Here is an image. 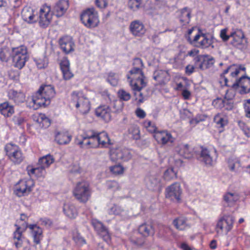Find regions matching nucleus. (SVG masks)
Instances as JSON below:
<instances>
[{"label": "nucleus", "instance_id": "1", "mask_svg": "<svg viewBox=\"0 0 250 250\" xmlns=\"http://www.w3.org/2000/svg\"><path fill=\"white\" fill-rule=\"evenodd\" d=\"M143 69V68L133 67L129 71V73L131 75L134 76L131 78L128 75L127 76V79H130V85L133 90L140 91L146 85V82L145 81L146 77Z\"/></svg>", "mask_w": 250, "mask_h": 250}, {"label": "nucleus", "instance_id": "2", "mask_svg": "<svg viewBox=\"0 0 250 250\" xmlns=\"http://www.w3.org/2000/svg\"><path fill=\"white\" fill-rule=\"evenodd\" d=\"M195 27H192L188 30V35L186 36L188 42L191 45L202 48H208L211 44V40L207 37L206 34L203 33L201 30L198 29V33L192 40L190 35L195 30Z\"/></svg>", "mask_w": 250, "mask_h": 250}, {"label": "nucleus", "instance_id": "3", "mask_svg": "<svg viewBox=\"0 0 250 250\" xmlns=\"http://www.w3.org/2000/svg\"><path fill=\"white\" fill-rule=\"evenodd\" d=\"M11 56L15 67L21 69L24 67L28 59L27 50L26 46L21 45L13 48Z\"/></svg>", "mask_w": 250, "mask_h": 250}, {"label": "nucleus", "instance_id": "4", "mask_svg": "<svg viewBox=\"0 0 250 250\" xmlns=\"http://www.w3.org/2000/svg\"><path fill=\"white\" fill-rule=\"evenodd\" d=\"M75 198L80 203H85L91 196V190L89 184L85 181L79 182L73 189Z\"/></svg>", "mask_w": 250, "mask_h": 250}, {"label": "nucleus", "instance_id": "5", "mask_svg": "<svg viewBox=\"0 0 250 250\" xmlns=\"http://www.w3.org/2000/svg\"><path fill=\"white\" fill-rule=\"evenodd\" d=\"M81 20L84 25L88 28L98 26L99 23L98 13L94 8L84 11L81 15Z\"/></svg>", "mask_w": 250, "mask_h": 250}, {"label": "nucleus", "instance_id": "6", "mask_svg": "<svg viewBox=\"0 0 250 250\" xmlns=\"http://www.w3.org/2000/svg\"><path fill=\"white\" fill-rule=\"evenodd\" d=\"M71 97L73 102L76 103V107L79 108L81 113L86 114L88 112L90 109V102L82 93L74 91L71 94Z\"/></svg>", "mask_w": 250, "mask_h": 250}, {"label": "nucleus", "instance_id": "7", "mask_svg": "<svg viewBox=\"0 0 250 250\" xmlns=\"http://www.w3.org/2000/svg\"><path fill=\"white\" fill-rule=\"evenodd\" d=\"M6 155L15 164H20L24 159L19 147L12 144H7L4 147Z\"/></svg>", "mask_w": 250, "mask_h": 250}, {"label": "nucleus", "instance_id": "8", "mask_svg": "<svg viewBox=\"0 0 250 250\" xmlns=\"http://www.w3.org/2000/svg\"><path fill=\"white\" fill-rule=\"evenodd\" d=\"M110 159L114 162L128 161L132 158L130 150L126 148H112L110 150Z\"/></svg>", "mask_w": 250, "mask_h": 250}, {"label": "nucleus", "instance_id": "9", "mask_svg": "<svg viewBox=\"0 0 250 250\" xmlns=\"http://www.w3.org/2000/svg\"><path fill=\"white\" fill-rule=\"evenodd\" d=\"M229 37L230 45L239 49H242L246 47L247 40L242 30L237 29L231 31L229 33Z\"/></svg>", "mask_w": 250, "mask_h": 250}, {"label": "nucleus", "instance_id": "10", "mask_svg": "<svg viewBox=\"0 0 250 250\" xmlns=\"http://www.w3.org/2000/svg\"><path fill=\"white\" fill-rule=\"evenodd\" d=\"M33 186V182L31 180H21L15 185L14 192L19 197L26 196L31 192Z\"/></svg>", "mask_w": 250, "mask_h": 250}, {"label": "nucleus", "instance_id": "11", "mask_svg": "<svg viewBox=\"0 0 250 250\" xmlns=\"http://www.w3.org/2000/svg\"><path fill=\"white\" fill-rule=\"evenodd\" d=\"M250 78L247 76H243L231 85L234 90L240 88L239 93L240 94H245L250 93Z\"/></svg>", "mask_w": 250, "mask_h": 250}, {"label": "nucleus", "instance_id": "12", "mask_svg": "<svg viewBox=\"0 0 250 250\" xmlns=\"http://www.w3.org/2000/svg\"><path fill=\"white\" fill-rule=\"evenodd\" d=\"M50 7L46 5L43 6L40 10L39 17L36 18L41 27L46 28L50 23L52 14L50 13Z\"/></svg>", "mask_w": 250, "mask_h": 250}, {"label": "nucleus", "instance_id": "13", "mask_svg": "<svg viewBox=\"0 0 250 250\" xmlns=\"http://www.w3.org/2000/svg\"><path fill=\"white\" fill-rule=\"evenodd\" d=\"M234 222V218L231 215H224L221 217L216 224L217 233H219L220 230L222 231L224 228L225 229L227 232H228L232 229Z\"/></svg>", "mask_w": 250, "mask_h": 250}, {"label": "nucleus", "instance_id": "14", "mask_svg": "<svg viewBox=\"0 0 250 250\" xmlns=\"http://www.w3.org/2000/svg\"><path fill=\"white\" fill-rule=\"evenodd\" d=\"M182 191L180 184L175 183L168 187L166 189V197L172 201H180Z\"/></svg>", "mask_w": 250, "mask_h": 250}, {"label": "nucleus", "instance_id": "15", "mask_svg": "<svg viewBox=\"0 0 250 250\" xmlns=\"http://www.w3.org/2000/svg\"><path fill=\"white\" fill-rule=\"evenodd\" d=\"M130 33L136 37H141L146 32V28L143 23L139 20H135L131 22L129 25Z\"/></svg>", "mask_w": 250, "mask_h": 250}, {"label": "nucleus", "instance_id": "16", "mask_svg": "<svg viewBox=\"0 0 250 250\" xmlns=\"http://www.w3.org/2000/svg\"><path fill=\"white\" fill-rule=\"evenodd\" d=\"M59 45L61 49L65 54H68L74 50V42L71 37L65 36L59 39Z\"/></svg>", "mask_w": 250, "mask_h": 250}, {"label": "nucleus", "instance_id": "17", "mask_svg": "<svg viewBox=\"0 0 250 250\" xmlns=\"http://www.w3.org/2000/svg\"><path fill=\"white\" fill-rule=\"evenodd\" d=\"M153 137L158 143L162 145H166L169 142L172 143L174 141L171 133L167 130L158 131L153 135Z\"/></svg>", "mask_w": 250, "mask_h": 250}, {"label": "nucleus", "instance_id": "18", "mask_svg": "<svg viewBox=\"0 0 250 250\" xmlns=\"http://www.w3.org/2000/svg\"><path fill=\"white\" fill-rule=\"evenodd\" d=\"M153 78L159 85L166 84L170 79V76L167 70L157 69L154 71Z\"/></svg>", "mask_w": 250, "mask_h": 250}, {"label": "nucleus", "instance_id": "19", "mask_svg": "<svg viewBox=\"0 0 250 250\" xmlns=\"http://www.w3.org/2000/svg\"><path fill=\"white\" fill-rule=\"evenodd\" d=\"M212 105L216 108H224L226 110H231L233 108V101L232 99L227 98L226 96L224 99L217 98L212 101Z\"/></svg>", "mask_w": 250, "mask_h": 250}, {"label": "nucleus", "instance_id": "20", "mask_svg": "<svg viewBox=\"0 0 250 250\" xmlns=\"http://www.w3.org/2000/svg\"><path fill=\"white\" fill-rule=\"evenodd\" d=\"M111 113L110 108L106 105L100 106L95 110L96 115L107 123L111 120Z\"/></svg>", "mask_w": 250, "mask_h": 250}, {"label": "nucleus", "instance_id": "21", "mask_svg": "<svg viewBox=\"0 0 250 250\" xmlns=\"http://www.w3.org/2000/svg\"><path fill=\"white\" fill-rule=\"evenodd\" d=\"M91 224L99 235L104 241H107L109 240V236L108 230L101 222L96 219H93L91 221Z\"/></svg>", "mask_w": 250, "mask_h": 250}, {"label": "nucleus", "instance_id": "22", "mask_svg": "<svg viewBox=\"0 0 250 250\" xmlns=\"http://www.w3.org/2000/svg\"><path fill=\"white\" fill-rule=\"evenodd\" d=\"M16 230L14 232L13 236V243L17 249H19L22 246H24L25 244L29 243V241L28 240L25 239L22 234V231L20 230L21 227L18 226Z\"/></svg>", "mask_w": 250, "mask_h": 250}, {"label": "nucleus", "instance_id": "23", "mask_svg": "<svg viewBox=\"0 0 250 250\" xmlns=\"http://www.w3.org/2000/svg\"><path fill=\"white\" fill-rule=\"evenodd\" d=\"M68 7V0H60L54 7V12L57 17H61L65 14Z\"/></svg>", "mask_w": 250, "mask_h": 250}, {"label": "nucleus", "instance_id": "24", "mask_svg": "<svg viewBox=\"0 0 250 250\" xmlns=\"http://www.w3.org/2000/svg\"><path fill=\"white\" fill-rule=\"evenodd\" d=\"M32 102L36 105L37 108L39 107L46 106L50 104V102L48 100L46 99V98L37 91L32 97Z\"/></svg>", "mask_w": 250, "mask_h": 250}, {"label": "nucleus", "instance_id": "25", "mask_svg": "<svg viewBox=\"0 0 250 250\" xmlns=\"http://www.w3.org/2000/svg\"><path fill=\"white\" fill-rule=\"evenodd\" d=\"M34 10L30 7H24L21 11L22 19L29 23L35 22L37 19L34 14Z\"/></svg>", "mask_w": 250, "mask_h": 250}, {"label": "nucleus", "instance_id": "26", "mask_svg": "<svg viewBox=\"0 0 250 250\" xmlns=\"http://www.w3.org/2000/svg\"><path fill=\"white\" fill-rule=\"evenodd\" d=\"M146 186L150 190L159 191L161 190L162 187L160 178L154 175H151L147 178Z\"/></svg>", "mask_w": 250, "mask_h": 250}, {"label": "nucleus", "instance_id": "27", "mask_svg": "<svg viewBox=\"0 0 250 250\" xmlns=\"http://www.w3.org/2000/svg\"><path fill=\"white\" fill-rule=\"evenodd\" d=\"M60 64L63 79L65 80H68L72 78L74 75L70 69L69 61L67 59L63 58Z\"/></svg>", "mask_w": 250, "mask_h": 250}, {"label": "nucleus", "instance_id": "28", "mask_svg": "<svg viewBox=\"0 0 250 250\" xmlns=\"http://www.w3.org/2000/svg\"><path fill=\"white\" fill-rule=\"evenodd\" d=\"M38 91L42 94L46 99L48 100L50 102L56 95L54 87L51 85H42Z\"/></svg>", "mask_w": 250, "mask_h": 250}, {"label": "nucleus", "instance_id": "29", "mask_svg": "<svg viewBox=\"0 0 250 250\" xmlns=\"http://www.w3.org/2000/svg\"><path fill=\"white\" fill-rule=\"evenodd\" d=\"M201 150L199 155H196L197 158L200 161L203 162L206 165L211 166L213 161L210 156L209 151L206 148L201 147Z\"/></svg>", "mask_w": 250, "mask_h": 250}, {"label": "nucleus", "instance_id": "30", "mask_svg": "<svg viewBox=\"0 0 250 250\" xmlns=\"http://www.w3.org/2000/svg\"><path fill=\"white\" fill-rule=\"evenodd\" d=\"M179 19L182 25L188 24L190 21L191 10L188 7H185L178 11Z\"/></svg>", "mask_w": 250, "mask_h": 250}, {"label": "nucleus", "instance_id": "31", "mask_svg": "<svg viewBox=\"0 0 250 250\" xmlns=\"http://www.w3.org/2000/svg\"><path fill=\"white\" fill-rule=\"evenodd\" d=\"M27 227L32 230L34 243L36 244H40L41 240L42 238V229L36 225H30L28 226L26 224L24 229H26Z\"/></svg>", "mask_w": 250, "mask_h": 250}, {"label": "nucleus", "instance_id": "32", "mask_svg": "<svg viewBox=\"0 0 250 250\" xmlns=\"http://www.w3.org/2000/svg\"><path fill=\"white\" fill-rule=\"evenodd\" d=\"M172 224L179 230H184L190 227V225L188 223L187 218L184 216H180L174 219Z\"/></svg>", "mask_w": 250, "mask_h": 250}, {"label": "nucleus", "instance_id": "33", "mask_svg": "<svg viewBox=\"0 0 250 250\" xmlns=\"http://www.w3.org/2000/svg\"><path fill=\"white\" fill-rule=\"evenodd\" d=\"M55 137L57 143L62 145L68 144L71 140L72 136L67 132H56Z\"/></svg>", "mask_w": 250, "mask_h": 250}, {"label": "nucleus", "instance_id": "34", "mask_svg": "<svg viewBox=\"0 0 250 250\" xmlns=\"http://www.w3.org/2000/svg\"><path fill=\"white\" fill-rule=\"evenodd\" d=\"M109 214L115 215H120L124 219H127L130 217L127 210L124 209L121 207L117 205H114L112 207L110 208L109 210Z\"/></svg>", "mask_w": 250, "mask_h": 250}, {"label": "nucleus", "instance_id": "35", "mask_svg": "<svg viewBox=\"0 0 250 250\" xmlns=\"http://www.w3.org/2000/svg\"><path fill=\"white\" fill-rule=\"evenodd\" d=\"M138 231L144 237L152 236L155 233V230L152 225L147 223L141 225L138 228Z\"/></svg>", "mask_w": 250, "mask_h": 250}, {"label": "nucleus", "instance_id": "36", "mask_svg": "<svg viewBox=\"0 0 250 250\" xmlns=\"http://www.w3.org/2000/svg\"><path fill=\"white\" fill-rule=\"evenodd\" d=\"M92 137L96 138V140L99 142L100 145L102 146V147L105 146L106 144L109 145L111 144L108 135L105 132H102L98 134L93 133Z\"/></svg>", "mask_w": 250, "mask_h": 250}, {"label": "nucleus", "instance_id": "37", "mask_svg": "<svg viewBox=\"0 0 250 250\" xmlns=\"http://www.w3.org/2000/svg\"><path fill=\"white\" fill-rule=\"evenodd\" d=\"M0 112L5 117H9L14 113V108L9 103L4 102L0 104Z\"/></svg>", "mask_w": 250, "mask_h": 250}, {"label": "nucleus", "instance_id": "38", "mask_svg": "<svg viewBox=\"0 0 250 250\" xmlns=\"http://www.w3.org/2000/svg\"><path fill=\"white\" fill-rule=\"evenodd\" d=\"M63 211L64 213L70 219L75 218L78 215V212L75 207L72 204H64Z\"/></svg>", "mask_w": 250, "mask_h": 250}, {"label": "nucleus", "instance_id": "39", "mask_svg": "<svg viewBox=\"0 0 250 250\" xmlns=\"http://www.w3.org/2000/svg\"><path fill=\"white\" fill-rule=\"evenodd\" d=\"M8 96L10 99L14 100L17 104L23 103L25 100V95L23 93L14 90H10Z\"/></svg>", "mask_w": 250, "mask_h": 250}, {"label": "nucleus", "instance_id": "40", "mask_svg": "<svg viewBox=\"0 0 250 250\" xmlns=\"http://www.w3.org/2000/svg\"><path fill=\"white\" fill-rule=\"evenodd\" d=\"M54 161V159L52 156L50 155H47L43 156L39 160L38 165L41 168L45 170L46 168L52 164Z\"/></svg>", "mask_w": 250, "mask_h": 250}, {"label": "nucleus", "instance_id": "41", "mask_svg": "<svg viewBox=\"0 0 250 250\" xmlns=\"http://www.w3.org/2000/svg\"><path fill=\"white\" fill-rule=\"evenodd\" d=\"M179 153L186 159H190L194 155V153L189 148V146L188 144L181 145L180 146Z\"/></svg>", "mask_w": 250, "mask_h": 250}, {"label": "nucleus", "instance_id": "42", "mask_svg": "<svg viewBox=\"0 0 250 250\" xmlns=\"http://www.w3.org/2000/svg\"><path fill=\"white\" fill-rule=\"evenodd\" d=\"M214 62L213 58H208V55H205L203 61L199 64V68L201 70H206L212 67Z\"/></svg>", "mask_w": 250, "mask_h": 250}, {"label": "nucleus", "instance_id": "43", "mask_svg": "<svg viewBox=\"0 0 250 250\" xmlns=\"http://www.w3.org/2000/svg\"><path fill=\"white\" fill-rule=\"evenodd\" d=\"M239 197L236 193L228 192L224 196V201L229 205H231L238 200Z\"/></svg>", "mask_w": 250, "mask_h": 250}, {"label": "nucleus", "instance_id": "44", "mask_svg": "<svg viewBox=\"0 0 250 250\" xmlns=\"http://www.w3.org/2000/svg\"><path fill=\"white\" fill-rule=\"evenodd\" d=\"M128 132L129 134H131V138L137 140L140 139V130L139 127L137 125H132L128 129Z\"/></svg>", "mask_w": 250, "mask_h": 250}, {"label": "nucleus", "instance_id": "45", "mask_svg": "<svg viewBox=\"0 0 250 250\" xmlns=\"http://www.w3.org/2000/svg\"><path fill=\"white\" fill-rule=\"evenodd\" d=\"M177 173L174 170L173 168H168L166 170L164 174V178L166 181H170L176 178Z\"/></svg>", "mask_w": 250, "mask_h": 250}, {"label": "nucleus", "instance_id": "46", "mask_svg": "<svg viewBox=\"0 0 250 250\" xmlns=\"http://www.w3.org/2000/svg\"><path fill=\"white\" fill-rule=\"evenodd\" d=\"M124 107V103L121 100H116L113 102V112L118 114L121 112Z\"/></svg>", "mask_w": 250, "mask_h": 250}, {"label": "nucleus", "instance_id": "47", "mask_svg": "<svg viewBox=\"0 0 250 250\" xmlns=\"http://www.w3.org/2000/svg\"><path fill=\"white\" fill-rule=\"evenodd\" d=\"M144 126L146 128L147 131L151 133L155 134L157 132V127L154 123L150 121L146 120L144 123Z\"/></svg>", "mask_w": 250, "mask_h": 250}, {"label": "nucleus", "instance_id": "48", "mask_svg": "<svg viewBox=\"0 0 250 250\" xmlns=\"http://www.w3.org/2000/svg\"><path fill=\"white\" fill-rule=\"evenodd\" d=\"M214 121L219 127H223L228 124L227 121L222 117L220 114H218L214 116Z\"/></svg>", "mask_w": 250, "mask_h": 250}, {"label": "nucleus", "instance_id": "49", "mask_svg": "<svg viewBox=\"0 0 250 250\" xmlns=\"http://www.w3.org/2000/svg\"><path fill=\"white\" fill-rule=\"evenodd\" d=\"M106 186L107 189L112 191H116L120 188L119 184L114 180H109L106 182Z\"/></svg>", "mask_w": 250, "mask_h": 250}, {"label": "nucleus", "instance_id": "50", "mask_svg": "<svg viewBox=\"0 0 250 250\" xmlns=\"http://www.w3.org/2000/svg\"><path fill=\"white\" fill-rule=\"evenodd\" d=\"M77 144L81 147H90L91 142H90L89 135H85L83 136V140L78 142Z\"/></svg>", "mask_w": 250, "mask_h": 250}, {"label": "nucleus", "instance_id": "51", "mask_svg": "<svg viewBox=\"0 0 250 250\" xmlns=\"http://www.w3.org/2000/svg\"><path fill=\"white\" fill-rule=\"evenodd\" d=\"M37 121L40 124V126L42 127L46 128L50 125L49 119L45 117L42 116L38 118Z\"/></svg>", "mask_w": 250, "mask_h": 250}, {"label": "nucleus", "instance_id": "52", "mask_svg": "<svg viewBox=\"0 0 250 250\" xmlns=\"http://www.w3.org/2000/svg\"><path fill=\"white\" fill-rule=\"evenodd\" d=\"M142 0H129L128 2V7L133 11L139 9Z\"/></svg>", "mask_w": 250, "mask_h": 250}, {"label": "nucleus", "instance_id": "53", "mask_svg": "<svg viewBox=\"0 0 250 250\" xmlns=\"http://www.w3.org/2000/svg\"><path fill=\"white\" fill-rule=\"evenodd\" d=\"M118 97L120 98L119 100H121L123 102V101H127L130 100L131 98L130 94L126 92V91L121 89L119 90L118 92Z\"/></svg>", "mask_w": 250, "mask_h": 250}, {"label": "nucleus", "instance_id": "54", "mask_svg": "<svg viewBox=\"0 0 250 250\" xmlns=\"http://www.w3.org/2000/svg\"><path fill=\"white\" fill-rule=\"evenodd\" d=\"M30 172L32 174L37 175L38 176L44 177L46 174L45 170L41 168L38 165V166L35 168H32L30 170Z\"/></svg>", "mask_w": 250, "mask_h": 250}, {"label": "nucleus", "instance_id": "55", "mask_svg": "<svg viewBox=\"0 0 250 250\" xmlns=\"http://www.w3.org/2000/svg\"><path fill=\"white\" fill-rule=\"evenodd\" d=\"M115 73L110 72L108 74L107 81L113 86H115L118 84V79L115 77Z\"/></svg>", "mask_w": 250, "mask_h": 250}, {"label": "nucleus", "instance_id": "56", "mask_svg": "<svg viewBox=\"0 0 250 250\" xmlns=\"http://www.w3.org/2000/svg\"><path fill=\"white\" fill-rule=\"evenodd\" d=\"M230 72V70L229 69V66H228L226 69H225L223 72L220 74V77L221 79L222 80V81H220V83H223V81L224 82V85L227 86H229L231 87V85H229L228 84V79L225 77V75L227 74L228 73Z\"/></svg>", "mask_w": 250, "mask_h": 250}, {"label": "nucleus", "instance_id": "57", "mask_svg": "<svg viewBox=\"0 0 250 250\" xmlns=\"http://www.w3.org/2000/svg\"><path fill=\"white\" fill-rule=\"evenodd\" d=\"M227 30L228 29L227 28L223 29L220 31V37L223 42H228L230 39L229 34H227Z\"/></svg>", "mask_w": 250, "mask_h": 250}, {"label": "nucleus", "instance_id": "58", "mask_svg": "<svg viewBox=\"0 0 250 250\" xmlns=\"http://www.w3.org/2000/svg\"><path fill=\"white\" fill-rule=\"evenodd\" d=\"M133 67L144 68V65L142 60L139 58H135L133 60Z\"/></svg>", "mask_w": 250, "mask_h": 250}, {"label": "nucleus", "instance_id": "59", "mask_svg": "<svg viewBox=\"0 0 250 250\" xmlns=\"http://www.w3.org/2000/svg\"><path fill=\"white\" fill-rule=\"evenodd\" d=\"M12 120L14 124L18 126H21L25 122L24 118L20 115L14 116Z\"/></svg>", "mask_w": 250, "mask_h": 250}, {"label": "nucleus", "instance_id": "60", "mask_svg": "<svg viewBox=\"0 0 250 250\" xmlns=\"http://www.w3.org/2000/svg\"><path fill=\"white\" fill-rule=\"evenodd\" d=\"M110 171L116 174H120L123 172L124 168L121 165H115L110 168Z\"/></svg>", "mask_w": 250, "mask_h": 250}, {"label": "nucleus", "instance_id": "61", "mask_svg": "<svg viewBox=\"0 0 250 250\" xmlns=\"http://www.w3.org/2000/svg\"><path fill=\"white\" fill-rule=\"evenodd\" d=\"M239 125L240 127L241 128L242 130H243L244 133L246 135V136L248 137H250V129L247 127V126H246L245 124L243 122H239Z\"/></svg>", "mask_w": 250, "mask_h": 250}, {"label": "nucleus", "instance_id": "62", "mask_svg": "<svg viewBox=\"0 0 250 250\" xmlns=\"http://www.w3.org/2000/svg\"><path fill=\"white\" fill-rule=\"evenodd\" d=\"M73 239L76 243L83 245L86 243L85 239L82 237L79 234H76L73 236Z\"/></svg>", "mask_w": 250, "mask_h": 250}, {"label": "nucleus", "instance_id": "63", "mask_svg": "<svg viewBox=\"0 0 250 250\" xmlns=\"http://www.w3.org/2000/svg\"><path fill=\"white\" fill-rule=\"evenodd\" d=\"M34 61L36 62L37 67L40 69L44 68L47 66V63L45 62V61L42 59H35Z\"/></svg>", "mask_w": 250, "mask_h": 250}, {"label": "nucleus", "instance_id": "64", "mask_svg": "<svg viewBox=\"0 0 250 250\" xmlns=\"http://www.w3.org/2000/svg\"><path fill=\"white\" fill-rule=\"evenodd\" d=\"M246 116L250 118V99L247 100L244 106Z\"/></svg>", "mask_w": 250, "mask_h": 250}]
</instances>
